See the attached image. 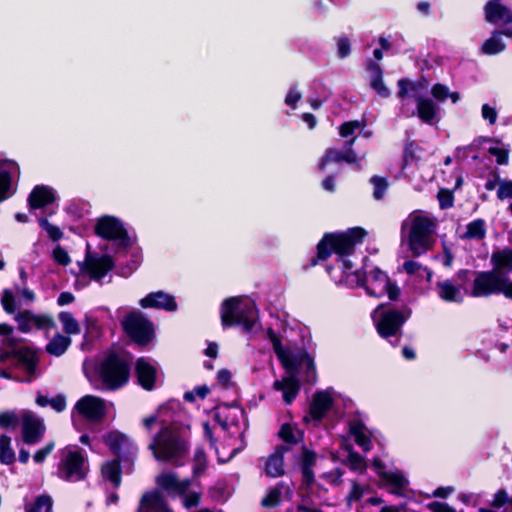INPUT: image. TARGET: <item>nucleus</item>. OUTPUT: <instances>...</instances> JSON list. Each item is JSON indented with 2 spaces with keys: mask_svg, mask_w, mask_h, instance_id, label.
Instances as JSON below:
<instances>
[{
  "mask_svg": "<svg viewBox=\"0 0 512 512\" xmlns=\"http://www.w3.org/2000/svg\"><path fill=\"white\" fill-rule=\"evenodd\" d=\"M347 465L351 470L358 473H364L367 468L364 458L358 453L352 451L348 454Z\"/></svg>",
  "mask_w": 512,
  "mask_h": 512,
  "instance_id": "obj_48",
  "label": "nucleus"
},
{
  "mask_svg": "<svg viewBox=\"0 0 512 512\" xmlns=\"http://www.w3.org/2000/svg\"><path fill=\"white\" fill-rule=\"evenodd\" d=\"M71 344V339L62 334H56L46 345V351L53 356L63 355Z\"/></svg>",
  "mask_w": 512,
  "mask_h": 512,
  "instance_id": "obj_35",
  "label": "nucleus"
},
{
  "mask_svg": "<svg viewBox=\"0 0 512 512\" xmlns=\"http://www.w3.org/2000/svg\"><path fill=\"white\" fill-rule=\"evenodd\" d=\"M95 232L98 236L119 242L121 245L128 243V235L123 222L114 216L105 215L97 220Z\"/></svg>",
  "mask_w": 512,
  "mask_h": 512,
  "instance_id": "obj_15",
  "label": "nucleus"
},
{
  "mask_svg": "<svg viewBox=\"0 0 512 512\" xmlns=\"http://www.w3.org/2000/svg\"><path fill=\"white\" fill-rule=\"evenodd\" d=\"M35 299V294L28 288L15 287L14 290L4 289L1 294V304L8 314L15 313L22 305L29 304Z\"/></svg>",
  "mask_w": 512,
  "mask_h": 512,
  "instance_id": "obj_17",
  "label": "nucleus"
},
{
  "mask_svg": "<svg viewBox=\"0 0 512 512\" xmlns=\"http://www.w3.org/2000/svg\"><path fill=\"white\" fill-rule=\"evenodd\" d=\"M491 263L493 265V271H498L508 276L512 271V250L503 249L494 252L491 256Z\"/></svg>",
  "mask_w": 512,
  "mask_h": 512,
  "instance_id": "obj_33",
  "label": "nucleus"
},
{
  "mask_svg": "<svg viewBox=\"0 0 512 512\" xmlns=\"http://www.w3.org/2000/svg\"><path fill=\"white\" fill-rule=\"evenodd\" d=\"M486 235L485 221L476 219L466 226V232L463 234L465 239L482 240Z\"/></svg>",
  "mask_w": 512,
  "mask_h": 512,
  "instance_id": "obj_38",
  "label": "nucleus"
},
{
  "mask_svg": "<svg viewBox=\"0 0 512 512\" xmlns=\"http://www.w3.org/2000/svg\"><path fill=\"white\" fill-rule=\"evenodd\" d=\"M437 198L441 209H448L453 206L454 196L450 190L440 189Z\"/></svg>",
  "mask_w": 512,
  "mask_h": 512,
  "instance_id": "obj_56",
  "label": "nucleus"
},
{
  "mask_svg": "<svg viewBox=\"0 0 512 512\" xmlns=\"http://www.w3.org/2000/svg\"><path fill=\"white\" fill-rule=\"evenodd\" d=\"M435 289L439 298L445 302L462 303L464 300L463 287L451 279L438 282Z\"/></svg>",
  "mask_w": 512,
  "mask_h": 512,
  "instance_id": "obj_25",
  "label": "nucleus"
},
{
  "mask_svg": "<svg viewBox=\"0 0 512 512\" xmlns=\"http://www.w3.org/2000/svg\"><path fill=\"white\" fill-rule=\"evenodd\" d=\"M431 95L438 103H443L447 99H450L453 104H456L461 99L459 92L450 91L446 85L440 83L432 86Z\"/></svg>",
  "mask_w": 512,
  "mask_h": 512,
  "instance_id": "obj_34",
  "label": "nucleus"
},
{
  "mask_svg": "<svg viewBox=\"0 0 512 512\" xmlns=\"http://www.w3.org/2000/svg\"><path fill=\"white\" fill-rule=\"evenodd\" d=\"M332 404L333 392L331 389L316 392L310 404L309 417L320 421L330 410ZM305 420L308 421V416L305 417Z\"/></svg>",
  "mask_w": 512,
  "mask_h": 512,
  "instance_id": "obj_24",
  "label": "nucleus"
},
{
  "mask_svg": "<svg viewBox=\"0 0 512 512\" xmlns=\"http://www.w3.org/2000/svg\"><path fill=\"white\" fill-rule=\"evenodd\" d=\"M287 450L288 448L286 446H279L275 449L274 453L269 456L265 466L267 475L279 477L284 474V454Z\"/></svg>",
  "mask_w": 512,
  "mask_h": 512,
  "instance_id": "obj_30",
  "label": "nucleus"
},
{
  "mask_svg": "<svg viewBox=\"0 0 512 512\" xmlns=\"http://www.w3.org/2000/svg\"><path fill=\"white\" fill-rule=\"evenodd\" d=\"M267 337L273 345L275 354L287 370V375L273 383V389L282 393V399L286 404H291L300 391V382L294 375L295 358L288 349L281 345L279 337L271 328L267 330Z\"/></svg>",
  "mask_w": 512,
  "mask_h": 512,
  "instance_id": "obj_5",
  "label": "nucleus"
},
{
  "mask_svg": "<svg viewBox=\"0 0 512 512\" xmlns=\"http://www.w3.org/2000/svg\"><path fill=\"white\" fill-rule=\"evenodd\" d=\"M103 477L109 480L115 487L120 485V467L118 461L107 462L102 466Z\"/></svg>",
  "mask_w": 512,
  "mask_h": 512,
  "instance_id": "obj_42",
  "label": "nucleus"
},
{
  "mask_svg": "<svg viewBox=\"0 0 512 512\" xmlns=\"http://www.w3.org/2000/svg\"><path fill=\"white\" fill-rule=\"evenodd\" d=\"M139 304L145 309H162L168 312H174L178 308L174 296L163 291L149 293L139 301Z\"/></svg>",
  "mask_w": 512,
  "mask_h": 512,
  "instance_id": "obj_23",
  "label": "nucleus"
},
{
  "mask_svg": "<svg viewBox=\"0 0 512 512\" xmlns=\"http://www.w3.org/2000/svg\"><path fill=\"white\" fill-rule=\"evenodd\" d=\"M366 235L367 232L361 227H353L342 233L327 234L318 244V257L326 259L332 253L336 255L337 264L326 267L336 284L350 288L362 286L372 297L379 298L387 294L389 299L396 300L400 295V289L390 281L385 272L373 267L366 269L362 274L358 270H352L353 264L346 258L353 253L356 245L363 242Z\"/></svg>",
  "mask_w": 512,
  "mask_h": 512,
  "instance_id": "obj_1",
  "label": "nucleus"
},
{
  "mask_svg": "<svg viewBox=\"0 0 512 512\" xmlns=\"http://www.w3.org/2000/svg\"><path fill=\"white\" fill-rule=\"evenodd\" d=\"M417 86L418 84L413 81L406 79L399 80L398 97L404 100L407 96H413L416 101V109L412 112V115L417 116L422 122L428 125H433L440 120V107L429 97L417 96L415 94Z\"/></svg>",
  "mask_w": 512,
  "mask_h": 512,
  "instance_id": "obj_10",
  "label": "nucleus"
},
{
  "mask_svg": "<svg viewBox=\"0 0 512 512\" xmlns=\"http://www.w3.org/2000/svg\"><path fill=\"white\" fill-rule=\"evenodd\" d=\"M285 488L284 483H278L275 487L270 489L267 495L262 499V505L268 508L277 506L280 503L281 495Z\"/></svg>",
  "mask_w": 512,
  "mask_h": 512,
  "instance_id": "obj_44",
  "label": "nucleus"
},
{
  "mask_svg": "<svg viewBox=\"0 0 512 512\" xmlns=\"http://www.w3.org/2000/svg\"><path fill=\"white\" fill-rule=\"evenodd\" d=\"M137 512H174L163 495L158 491L145 493L140 500Z\"/></svg>",
  "mask_w": 512,
  "mask_h": 512,
  "instance_id": "obj_26",
  "label": "nucleus"
},
{
  "mask_svg": "<svg viewBox=\"0 0 512 512\" xmlns=\"http://www.w3.org/2000/svg\"><path fill=\"white\" fill-rule=\"evenodd\" d=\"M486 20L494 24L512 22V11L503 5L500 0H491L485 5Z\"/></svg>",
  "mask_w": 512,
  "mask_h": 512,
  "instance_id": "obj_27",
  "label": "nucleus"
},
{
  "mask_svg": "<svg viewBox=\"0 0 512 512\" xmlns=\"http://www.w3.org/2000/svg\"><path fill=\"white\" fill-rule=\"evenodd\" d=\"M53 449L54 443H48L45 447L36 451V453L33 456L34 461L36 463H42L46 459V457L53 451Z\"/></svg>",
  "mask_w": 512,
  "mask_h": 512,
  "instance_id": "obj_63",
  "label": "nucleus"
},
{
  "mask_svg": "<svg viewBox=\"0 0 512 512\" xmlns=\"http://www.w3.org/2000/svg\"><path fill=\"white\" fill-rule=\"evenodd\" d=\"M355 142V137L346 143V152H342L337 149H329L327 150L325 156L319 163V167L321 170H324L326 165L331 162H341L345 161L348 163L356 162V154L352 149V145Z\"/></svg>",
  "mask_w": 512,
  "mask_h": 512,
  "instance_id": "obj_28",
  "label": "nucleus"
},
{
  "mask_svg": "<svg viewBox=\"0 0 512 512\" xmlns=\"http://www.w3.org/2000/svg\"><path fill=\"white\" fill-rule=\"evenodd\" d=\"M412 310L409 307H403L400 310L386 308L379 305L372 313L379 335L383 338H394L391 343H398L401 337V327L409 319Z\"/></svg>",
  "mask_w": 512,
  "mask_h": 512,
  "instance_id": "obj_7",
  "label": "nucleus"
},
{
  "mask_svg": "<svg viewBox=\"0 0 512 512\" xmlns=\"http://www.w3.org/2000/svg\"><path fill=\"white\" fill-rule=\"evenodd\" d=\"M363 127L364 123L362 121H348L340 126L339 133L342 137L346 138L352 135L356 130L361 129Z\"/></svg>",
  "mask_w": 512,
  "mask_h": 512,
  "instance_id": "obj_53",
  "label": "nucleus"
},
{
  "mask_svg": "<svg viewBox=\"0 0 512 512\" xmlns=\"http://www.w3.org/2000/svg\"><path fill=\"white\" fill-rule=\"evenodd\" d=\"M349 432L356 444L364 451H369L372 448L370 433L360 420L354 419L349 423Z\"/></svg>",
  "mask_w": 512,
  "mask_h": 512,
  "instance_id": "obj_31",
  "label": "nucleus"
},
{
  "mask_svg": "<svg viewBox=\"0 0 512 512\" xmlns=\"http://www.w3.org/2000/svg\"><path fill=\"white\" fill-rule=\"evenodd\" d=\"M130 440L126 435L117 431L110 432L104 437V441L110 450H119V447L122 446L129 448Z\"/></svg>",
  "mask_w": 512,
  "mask_h": 512,
  "instance_id": "obj_41",
  "label": "nucleus"
},
{
  "mask_svg": "<svg viewBox=\"0 0 512 512\" xmlns=\"http://www.w3.org/2000/svg\"><path fill=\"white\" fill-rule=\"evenodd\" d=\"M371 184L373 185V196L375 199L380 200L383 198L387 188L388 183L386 179L374 176L370 180Z\"/></svg>",
  "mask_w": 512,
  "mask_h": 512,
  "instance_id": "obj_49",
  "label": "nucleus"
},
{
  "mask_svg": "<svg viewBox=\"0 0 512 512\" xmlns=\"http://www.w3.org/2000/svg\"><path fill=\"white\" fill-rule=\"evenodd\" d=\"M497 196L501 200L512 199V182L511 181L500 182L498 190H497Z\"/></svg>",
  "mask_w": 512,
  "mask_h": 512,
  "instance_id": "obj_60",
  "label": "nucleus"
},
{
  "mask_svg": "<svg viewBox=\"0 0 512 512\" xmlns=\"http://www.w3.org/2000/svg\"><path fill=\"white\" fill-rule=\"evenodd\" d=\"M19 419L14 412H4L0 414V427H16Z\"/></svg>",
  "mask_w": 512,
  "mask_h": 512,
  "instance_id": "obj_59",
  "label": "nucleus"
},
{
  "mask_svg": "<svg viewBox=\"0 0 512 512\" xmlns=\"http://www.w3.org/2000/svg\"><path fill=\"white\" fill-rule=\"evenodd\" d=\"M39 225L42 229H44L47 232L48 236L52 240L57 241L62 237V232L60 228L51 224L47 219H39Z\"/></svg>",
  "mask_w": 512,
  "mask_h": 512,
  "instance_id": "obj_51",
  "label": "nucleus"
},
{
  "mask_svg": "<svg viewBox=\"0 0 512 512\" xmlns=\"http://www.w3.org/2000/svg\"><path fill=\"white\" fill-rule=\"evenodd\" d=\"M53 259L55 262L63 266H67L71 262L67 251L59 245L53 250Z\"/></svg>",
  "mask_w": 512,
  "mask_h": 512,
  "instance_id": "obj_58",
  "label": "nucleus"
},
{
  "mask_svg": "<svg viewBox=\"0 0 512 512\" xmlns=\"http://www.w3.org/2000/svg\"><path fill=\"white\" fill-rule=\"evenodd\" d=\"M149 449L157 460L180 466L188 455L189 443L185 432L170 423L154 435Z\"/></svg>",
  "mask_w": 512,
  "mask_h": 512,
  "instance_id": "obj_3",
  "label": "nucleus"
},
{
  "mask_svg": "<svg viewBox=\"0 0 512 512\" xmlns=\"http://www.w3.org/2000/svg\"><path fill=\"white\" fill-rule=\"evenodd\" d=\"M510 499L511 498L508 497L507 493L504 490H500L497 493H495L491 505L494 508H500L502 506L506 507Z\"/></svg>",
  "mask_w": 512,
  "mask_h": 512,
  "instance_id": "obj_62",
  "label": "nucleus"
},
{
  "mask_svg": "<svg viewBox=\"0 0 512 512\" xmlns=\"http://www.w3.org/2000/svg\"><path fill=\"white\" fill-rule=\"evenodd\" d=\"M279 435L287 443H297L301 441L303 432L290 424H284L279 431Z\"/></svg>",
  "mask_w": 512,
  "mask_h": 512,
  "instance_id": "obj_45",
  "label": "nucleus"
},
{
  "mask_svg": "<svg viewBox=\"0 0 512 512\" xmlns=\"http://www.w3.org/2000/svg\"><path fill=\"white\" fill-rule=\"evenodd\" d=\"M55 200L54 190L48 186L38 185L29 195L28 202L31 209H39L49 205Z\"/></svg>",
  "mask_w": 512,
  "mask_h": 512,
  "instance_id": "obj_29",
  "label": "nucleus"
},
{
  "mask_svg": "<svg viewBox=\"0 0 512 512\" xmlns=\"http://www.w3.org/2000/svg\"><path fill=\"white\" fill-rule=\"evenodd\" d=\"M167 411V407H160L156 414L144 418L142 423L145 429L150 432L155 425H160L161 428L168 426L170 423H168L165 417Z\"/></svg>",
  "mask_w": 512,
  "mask_h": 512,
  "instance_id": "obj_39",
  "label": "nucleus"
},
{
  "mask_svg": "<svg viewBox=\"0 0 512 512\" xmlns=\"http://www.w3.org/2000/svg\"><path fill=\"white\" fill-rule=\"evenodd\" d=\"M367 71L369 73V81L371 87L383 98L390 95L389 89L383 82V73L379 64L369 61L367 63Z\"/></svg>",
  "mask_w": 512,
  "mask_h": 512,
  "instance_id": "obj_32",
  "label": "nucleus"
},
{
  "mask_svg": "<svg viewBox=\"0 0 512 512\" xmlns=\"http://www.w3.org/2000/svg\"><path fill=\"white\" fill-rule=\"evenodd\" d=\"M115 263L111 256L88 251L85 260L80 264V275L77 282L88 277L98 283L113 269Z\"/></svg>",
  "mask_w": 512,
  "mask_h": 512,
  "instance_id": "obj_12",
  "label": "nucleus"
},
{
  "mask_svg": "<svg viewBox=\"0 0 512 512\" xmlns=\"http://www.w3.org/2000/svg\"><path fill=\"white\" fill-rule=\"evenodd\" d=\"M436 220L424 211L411 212L402 222L401 241L413 256H420L431 249L436 232Z\"/></svg>",
  "mask_w": 512,
  "mask_h": 512,
  "instance_id": "obj_2",
  "label": "nucleus"
},
{
  "mask_svg": "<svg viewBox=\"0 0 512 512\" xmlns=\"http://www.w3.org/2000/svg\"><path fill=\"white\" fill-rule=\"evenodd\" d=\"M45 432L43 420L33 413L25 412L22 415V436L26 444L38 443Z\"/></svg>",
  "mask_w": 512,
  "mask_h": 512,
  "instance_id": "obj_20",
  "label": "nucleus"
},
{
  "mask_svg": "<svg viewBox=\"0 0 512 512\" xmlns=\"http://www.w3.org/2000/svg\"><path fill=\"white\" fill-rule=\"evenodd\" d=\"M99 376L107 389H117L128 381L129 366L121 356L110 353L99 367Z\"/></svg>",
  "mask_w": 512,
  "mask_h": 512,
  "instance_id": "obj_11",
  "label": "nucleus"
},
{
  "mask_svg": "<svg viewBox=\"0 0 512 512\" xmlns=\"http://www.w3.org/2000/svg\"><path fill=\"white\" fill-rule=\"evenodd\" d=\"M59 320L63 325V330L67 334H79L81 332L80 326L73 315L69 312H61Z\"/></svg>",
  "mask_w": 512,
  "mask_h": 512,
  "instance_id": "obj_46",
  "label": "nucleus"
},
{
  "mask_svg": "<svg viewBox=\"0 0 512 512\" xmlns=\"http://www.w3.org/2000/svg\"><path fill=\"white\" fill-rule=\"evenodd\" d=\"M505 49V44L501 39L500 32H494L493 35L487 39L482 45V51L485 54H497Z\"/></svg>",
  "mask_w": 512,
  "mask_h": 512,
  "instance_id": "obj_40",
  "label": "nucleus"
},
{
  "mask_svg": "<svg viewBox=\"0 0 512 512\" xmlns=\"http://www.w3.org/2000/svg\"><path fill=\"white\" fill-rule=\"evenodd\" d=\"M156 484L171 496L184 495L189 488L187 479H179L174 472H163L156 477Z\"/></svg>",
  "mask_w": 512,
  "mask_h": 512,
  "instance_id": "obj_22",
  "label": "nucleus"
},
{
  "mask_svg": "<svg viewBox=\"0 0 512 512\" xmlns=\"http://www.w3.org/2000/svg\"><path fill=\"white\" fill-rule=\"evenodd\" d=\"M302 98L301 93L298 91L296 87L290 88L286 97L285 104L292 107L293 109L296 107V103Z\"/></svg>",
  "mask_w": 512,
  "mask_h": 512,
  "instance_id": "obj_61",
  "label": "nucleus"
},
{
  "mask_svg": "<svg viewBox=\"0 0 512 512\" xmlns=\"http://www.w3.org/2000/svg\"><path fill=\"white\" fill-rule=\"evenodd\" d=\"M19 165L10 159H0V202L11 195L12 180L19 177Z\"/></svg>",
  "mask_w": 512,
  "mask_h": 512,
  "instance_id": "obj_21",
  "label": "nucleus"
},
{
  "mask_svg": "<svg viewBox=\"0 0 512 512\" xmlns=\"http://www.w3.org/2000/svg\"><path fill=\"white\" fill-rule=\"evenodd\" d=\"M114 454H116L122 460L132 461L137 453V447L130 440V447L126 448L125 446L119 447V450H111Z\"/></svg>",
  "mask_w": 512,
  "mask_h": 512,
  "instance_id": "obj_52",
  "label": "nucleus"
},
{
  "mask_svg": "<svg viewBox=\"0 0 512 512\" xmlns=\"http://www.w3.org/2000/svg\"><path fill=\"white\" fill-rule=\"evenodd\" d=\"M53 501L49 495H41L37 497L34 503L27 508V512H53Z\"/></svg>",
  "mask_w": 512,
  "mask_h": 512,
  "instance_id": "obj_47",
  "label": "nucleus"
},
{
  "mask_svg": "<svg viewBox=\"0 0 512 512\" xmlns=\"http://www.w3.org/2000/svg\"><path fill=\"white\" fill-rule=\"evenodd\" d=\"M105 411L106 407L103 399L93 395H86L76 402L72 419L74 424H76L77 417L96 422L104 417Z\"/></svg>",
  "mask_w": 512,
  "mask_h": 512,
  "instance_id": "obj_14",
  "label": "nucleus"
},
{
  "mask_svg": "<svg viewBox=\"0 0 512 512\" xmlns=\"http://www.w3.org/2000/svg\"><path fill=\"white\" fill-rule=\"evenodd\" d=\"M221 322L224 327L240 325L245 332H253L258 325L256 304L244 296L224 300L221 305Z\"/></svg>",
  "mask_w": 512,
  "mask_h": 512,
  "instance_id": "obj_4",
  "label": "nucleus"
},
{
  "mask_svg": "<svg viewBox=\"0 0 512 512\" xmlns=\"http://www.w3.org/2000/svg\"><path fill=\"white\" fill-rule=\"evenodd\" d=\"M15 460V453L11 447V438L7 435L0 437V461L3 464L9 465Z\"/></svg>",
  "mask_w": 512,
  "mask_h": 512,
  "instance_id": "obj_43",
  "label": "nucleus"
},
{
  "mask_svg": "<svg viewBox=\"0 0 512 512\" xmlns=\"http://www.w3.org/2000/svg\"><path fill=\"white\" fill-rule=\"evenodd\" d=\"M193 471L195 475H199L204 472L206 468V454L202 448H197L193 457Z\"/></svg>",
  "mask_w": 512,
  "mask_h": 512,
  "instance_id": "obj_50",
  "label": "nucleus"
},
{
  "mask_svg": "<svg viewBox=\"0 0 512 512\" xmlns=\"http://www.w3.org/2000/svg\"><path fill=\"white\" fill-rule=\"evenodd\" d=\"M125 332L139 345H146L154 337L152 323L139 311H132L122 320Z\"/></svg>",
  "mask_w": 512,
  "mask_h": 512,
  "instance_id": "obj_13",
  "label": "nucleus"
},
{
  "mask_svg": "<svg viewBox=\"0 0 512 512\" xmlns=\"http://www.w3.org/2000/svg\"><path fill=\"white\" fill-rule=\"evenodd\" d=\"M372 467L385 484L390 487L391 493L398 496L404 495V490L408 487L409 480L402 471L398 469L387 470L379 458L373 460Z\"/></svg>",
  "mask_w": 512,
  "mask_h": 512,
  "instance_id": "obj_16",
  "label": "nucleus"
},
{
  "mask_svg": "<svg viewBox=\"0 0 512 512\" xmlns=\"http://www.w3.org/2000/svg\"><path fill=\"white\" fill-rule=\"evenodd\" d=\"M494 294H502L512 300L510 277L493 270L477 272L473 280L471 295L473 297H488Z\"/></svg>",
  "mask_w": 512,
  "mask_h": 512,
  "instance_id": "obj_8",
  "label": "nucleus"
},
{
  "mask_svg": "<svg viewBox=\"0 0 512 512\" xmlns=\"http://www.w3.org/2000/svg\"><path fill=\"white\" fill-rule=\"evenodd\" d=\"M18 328L24 333H28L33 329L49 332L55 328L53 319L48 315L34 314L30 311L19 312L15 317Z\"/></svg>",
  "mask_w": 512,
  "mask_h": 512,
  "instance_id": "obj_18",
  "label": "nucleus"
},
{
  "mask_svg": "<svg viewBox=\"0 0 512 512\" xmlns=\"http://www.w3.org/2000/svg\"><path fill=\"white\" fill-rule=\"evenodd\" d=\"M137 379L145 390H153L160 380L161 373L155 362L147 358H139L135 364Z\"/></svg>",
  "mask_w": 512,
  "mask_h": 512,
  "instance_id": "obj_19",
  "label": "nucleus"
},
{
  "mask_svg": "<svg viewBox=\"0 0 512 512\" xmlns=\"http://www.w3.org/2000/svg\"><path fill=\"white\" fill-rule=\"evenodd\" d=\"M224 441L225 443L221 449L215 446V452L218 456V461L220 463H225L229 461L231 458L234 457V455H236L240 450L243 449L242 445L235 447L234 443H232L236 441V438H232L231 436H229L227 439L225 438Z\"/></svg>",
  "mask_w": 512,
  "mask_h": 512,
  "instance_id": "obj_37",
  "label": "nucleus"
},
{
  "mask_svg": "<svg viewBox=\"0 0 512 512\" xmlns=\"http://www.w3.org/2000/svg\"><path fill=\"white\" fill-rule=\"evenodd\" d=\"M316 463V454L306 448H303L301 455V470L304 480L311 483L314 480V473L312 467Z\"/></svg>",
  "mask_w": 512,
  "mask_h": 512,
  "instance_id": "obj_36",
  "label": "nucleus"
},
{
  "mask_svg": "<svg viewBox=\"0 0 512 512\" xmlns=\"http://www.w3.org/2000/svg\"><path fill=\"white\" fill-rule=\"evenodd\" d=\"M481 116L489 125H494L498 118L496 107L487 103L483 104L481 107Z\"/></svg>",
  "mask_w": 512,
  "mask_h": 512,
  "instance_id": "obj_54",
  "label": "nucleus"
},
{
  "mask_svg": "<svg viewBox=\"0 0 512 512\" xmlns=\"http://www.w3.org/2000/svg\"><path fill=\"white\" fill-rule=\"evenodd\" d=\"M60 461L58 464L59 478L78 482L83 480L89 470L87 456L77 445H68L60 451Z\"/></svg>",
  "mask_w": 512,
  "mask_h": 512,
  "instance_id": "obj_9",
  "label": "nucleus"
},
{
  "mask_svg": "<svg viewBox=\"0 0 512 512\" xmlns=\"http://www.w3.org/2000/svg\"><path fill=\"white\" fill-rule=\"evenodd\" d=\"M427 508L431 512H456V510L452 506L448 505L447 503L437 502V501L429 503L427 505Z\"/></svg>",
  "mask_w": 512,
  "mask_h": 512,
  "instance_id": "obj_64",
  "label": "nucleus"
},
{
  "mask_svg": "<svg viewBox=\"0 0 512 512\" xmlns=\"http://www.w3.org/2000/svg\"><path fill=\"white\" fill-rule=\"evenodd\" d=\"M351 53V42L348 37L341 36L337 39V56L340 59L348 57Z\"/></svg>",
  "mask_w": 512,
  "mask_h": 512,
  "instance_id": "obj_55",
  "label": "nucleus"
},
{
  "mask_svg": "<svg viewBox=\"0 0 512 512\" xmlns=\"http://www.w3.org/2000/svg\"><path fill=\"white\" fill-rule=\"evenodd\" d=\"M209 393V388L206 385L195 387L192 391H187L184 394V399L189 402L195 401L196 397L204 399Z\"/></svg>",
  "mask_w": 512,
  "mask_h": 512,
  "instance_id": "obj_57",
  "label": "nucleus"
},
{
  "mask_svg": "<svg viewBox=\"0 0 512 512\" xmlns=\"http://www.w3.org/2000/svg\"><path fill=\"white\" fill-rule=\"evenodd\" d=\"M13 327L0 323V362H4L11 355H16L21 368L26 373L25 381H31L37 377L38 358L35 352L28 348L19 347L17 338L14 336Z\"/></svg>",
  "mask_w": 512,
  "mask_h": 512,
  "instance_id": "obj_6",
  "label": "nucleus"
}]
</instances>
